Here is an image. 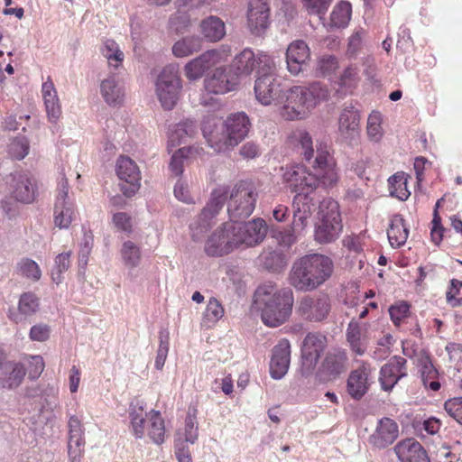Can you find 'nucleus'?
I'll use <instances>...</instances> for the list:
<instances>
[{
  "mask_svg": "<svg viewBox=\"0 0 462 462\" xmlns=\"http://www.w3.org/2000/svg\"><path fill=\"white\" fill-rule=\"evenodd\" d=\"M291 361L289 340L282 339L273 349L270 362V374L274 379H282L288 372Z\"/></svg>",
  "mask_w": 462,
  "mask_h": 462,
  "instance_id": "24",
  "label": "nucleus"
},
{
  "mask_svg": "<svg viewBox=\"0 0 462 462\" xmlns=\"http://www.w3.org/2000/svg\"><path fill=\"white\" fill-rule=\"evenodd\" d=\"M182 88L178 64H168L160 70L154 81V88L163 109L171 110L175 107L180 97Z\"/></svg>",
  "mask_w": 462,
  "mask_h": 462,
  "instance_id": "7",
  "label": "nucleus"
},
{
  "mask_svg": "<svg viewBox=\"0 0 462 462\" xmlns=\"http://www.w3.org/2000/svg\"><path fill=\"white\" fill-rule=\"evenodd\" d=\"M293 219L291 228L299 234L302 235L305 227L308 226V219L311 216L314 204L312 199L305 194H297L293 199Z\"/></svg>",
  "mask_w": 462,
  "mask_h": 462,
  "instance_id": "25",
  "label": "nucleus"
},
{
  "mask_svg": "<svg viewBox=\"0 0 462 462\" xmlns=\"http://www.w3.org/2000/svg\"><path fill=\"white\" fill-rule=\"evenodd\" d=\"M304 8L310 14H323L327 11L331 0H301Z\"/></svg>",
  "mask_w": 462,
  "mask_h": 462,
  "instance_id": "62",
  "label": "nucleus"
},
{
  "mask_svg": "<svg viewBox=\"0 0 462 462\" xmlns=\"http://www.w3.org/2000/svg\"><path fill=\"white\" fill-rule=\"evenodd\" d=\"M25 375L24 366L14 361L5 362L0 371V388L14 389L18 387Z\"/></svg>",
  "mask_w": 462,
  "mask_h": 462,
  "instance_id": "31",
  "label": "nucleus"
},
{
  "mask_svg": "<svg viewBox=\"0 0 462 462\" xmlns=\"http://www.w3.org/2000/svg\"><path fill=\"white\" fill-rule=\"evenodd\" d=\"M300 147L301 154L306 161H310L316 153L313 169L314 173L310 172L305 166L296 164L282 168V179L291 191L305 194L313 191L319 183L325 187H331L338 180L336 162L330 154L327 143L320 142L313 149V142L309 133L304 132L300 135Z\"/></svg>",
  "mask_w": 462,
  "mask_h": 462,
  "instance_id": "1",
  "label": "nucleus"
},
{
  "mask_svg": "<svg viewBox=\"0 0 462 462\" xmlns=\"http://www.w3.org/2000/svg\"><path fill=\"white\" fill-rule=\"evenodd\" d=\"M352 6L347 1L337 3L330 14V26L336 28H344L347 26L351 19Z\"/></svg>",
  "mask_w": 462,
  "mask_h": 462,
  "instance_id": "45",
  "label": "nucleus"
},
{
  "mask_svg": "<svg viewBox=\"0 0 462 462\" xmlns=\"http://www.w3.org/2000/svg\"><path fill=\"white\" fill-rule=\"evenodd\" d=\"M398 436V424L393 420L384 417L378 420L374 431L369 437V441L377 448H384L393 444Z\"/></svg>",
  "mask_w": 462,
  "mask_h": 462,
  "instance_id": "22",
  "label": "nucleus"
},
{
  "mask_svg": "<svg viewBox=\"0 0 462 462\" xmlns=\"http://www.w3.org/2000/svg\"><path fill=\"white\" fill-rule=\"evenodd\" d=\"M42 97L50 122L56 123L61 115L60 100L52 80L48 78L42 87Z\"/></svg>",
  "mask_w": 462,
  "mask_h": 462,
  "instance_id": "33",
  "label": "nucleus"
},
{
  "mask_svg": "<svg viewBox=\"0 0 462 462\" xmlns=\"http://www.w3.org/2000/svg\"><path fill=\"white\" fill-rule=\"evenodd\" d=\"M202 49V38L195 35L183 37L174 42L171 48L176 58H186Z\"/></svg>",
  "mask_w": 462,
  "mask_h": 462,
  "instance_id": "36",
  "label": "nucleus"
},
{
  "mask_svg": "<svg viewBox=\"0 0 462 462\" xmlns=\"http://www.w3.org/2000/svg\"><path fill=\"white\" fill-rule=\"evenodd\" d=\"M198 132L196 122L186 119L177 124L170 135L171 142L186 143Z\"/></svg>",
  "mask_w": 462,
  "mask_h": 462,
  "instance_id": "46",
  "label": "nucleus"
},
{
  "mask_svg": "<svg viewBox=\"0 0 462 462\" xmlns=\"http://www.w3.org/2000/svg\"><path fill=\"white\" fill-rule=\"evenodd\" d=\"M116 174L121 180V190L127 197L133 196L141 186V172L137 164L129 157L121 156L116 162Z\"/></svg>",
  "mask_w": 462,
  "mask_h": 462,
  "instance_id": "17",
  "label": "nucleus"
},
{
  "mask_svg": "<svg viewBox=\"0 0 462 462\" xmlns=\"http://www.w3.org/2000/svg\"><path fill=\"white\" fill-rule=\"evenodd\" d=\"M148 429L147 435L151 440L160 445L164 442L165 425L161 413L157 411L151 410L147 413Z\"/></svg>",
  "mask_w": 462,
  "mask_h": 462,
  "instance_id": "39",
  "label": "nucleus"
},
{
  "mask_svg": "<svg viewBox=\"0 0 462 462\" xmlns=\"http://www.w3.org/2000/svg\"><path fill=\"white\" fill-rule=\"evenodd\" d=\"M249 118L245 113H237L226 118L224 123L216 116L205 117L201 130L210 147L217 152L233 150L249 131Z\"/></svg>",
  "mask_w": 462,
  "mask_h": 462,
  "instance_id": "2",
  "label": "nucleus"
},
{
  "mask_svg": "<svg viewBox=\"0 0 462 462\" xmlns=\"http://www.w3.org/2000/svg\"><path fill=\"white\" fill-rule=\"evenodd\" d=\"M200 33L208 42H217L226 35V24L221 18L209 15L199 23Z\"/></svg>",
  "mask_w": 462,
  "mask_h": 462,
  "instance_id": "34",
  "label": "nucleus"
},
{
  "mask_svg": "<svg viewBox=\"0 0 462 462\" xmlns=\"http://www.w3.org/2000/svg\"><path fill=\"white\" fill-rule=\"evenodd\" d=\"M293 303L291 289L279 288L271 282L259 286L254 293V304L262 321L270 328L279 327L289 319Z\"/></svg>",
  "mask_w": 462,
  "mask_h": 462,
  "instance_id": "3",
  "label": "nucleus"
},
{
  "mask_svg": "<svg viewBox=\"0 0 462 462\" xmlns=\"http://www.w3.org/2000/svg\"><path fill=\"white\" fill-rule=\"evenodd\" d=\"M239 246H253L261 243L266 236L267 226L263 219L255 218L248 222H234Z\"/></svg>",
  "mask_w": 462,
  "mask_h": 462,
  "instance_id": "18",
  "label": "nucleus"
},
{
  "mask_svg": "<svg viewBox=\"0 0 462 462\" xmlns=\"http://www.w3.org/2000/svg\"><path fill=\"white\" fill-rule=\"evenodd\" d=\"M70 252L61 253L55 258V266L51 273L52 281L57 284L62 282L61 274L68 271L70 264Z\"/></svg>",
  "mask_w": 462,
  "mask_h": 462,
  "instance_id": "55",
  "label": "nucleus"
},
{
  "mask_svg": "<svg viewBox=\"0 0 462 462\" xmlns=\"http://www.w3.org/2000/svg\"><path fill=\"white\" fill-rule=\"evenodd\" d=\"M231 46L227 44H223L217 49L204 51L184 66L185 77L190 81L201 79L206 71L219 63L225 62L231 55Z\"/></svg>",
  "mask_w": 462,
  "mask_h": 462,
  "instance_id": "11",
  "label": "nucleus"
},
{
  "mask_svg": "<svg viewBox=\"0 0 462 462\" xmlns=\"http://www.w3.org/2000/svg\"><path fill=\"white\" fill-rule=\"evenodd\" d=\"M346 339L352 351L362 356L366 350V337L365 325L351 321L346 329Z\"/></svg>",
  "mask_w": 462,
  "mask_h": 462,
  "instance_id": "35",
  "label": "nucleus"
},
{
  "mask_svg": "<svg viewBox=\"0 0 462 462\" xmlns=\"http://www.w3.org/2000/svg\"><path fill=\"white\" fill-rule=\"evenodd\" d=\"M229 190L227 187L220 186L213 189L210 199L200 214L190 223V231L193 240H200L205 233L214 224L213 219L223 208L225 202L228 198Z\"/></svg>",
  "mask_w": 462,
  "mask_h": 462,
  "instance_id": "8",
  "label": "nucleus"
},
{
  "mask_svg": "<svg viewBox=\"0 0 462 462\" xmlns=\"http://www.w3.org/2000/svg\"><path fill=\"white\" fill-rule=\"evenodd\" d=\"M447 301L452 307H458L462 304V282L451 280L450 288L447 291Z\"/></svg>",
  "mask_w": 462,
  "mask_h": 462,
  "instance_id": "58",
  "label": "nucleus"
},
{
  "mask_svg": "<svg viewBox=\"0 0 462 462\" xmlns=\"http://www.w3.org/2000/svg\"><path fill=\"white\" fill-rule=\"evenodd\" d=\"M122 261L127 268H135L141 262L140 247L132 241H125L120 250Z\"/></svg>",
  "mask_w": 462,
  "mask_h": 462,
  "instance_id": "48",
  "label": "nucleus"
},
{
  "mask_svg": "<svg viewBox=\"0 0 462 462\" xmlns=\"http://www.w3.org/2000/svg\"><path fill=\"white\" fill-rule=\"evenodd\" d=\"M369 374L370 368L365 364L350 373L346 383V389L352 398L359 400L365 394L368 390Z\"/></svg>",
  "mask_w": 462,
  "mask_h": 462,
  "instance_id": "29",
  "label": "nucleus"
},
{
  "mask_svg": "<svg viewBox=\"0 0 462 462\" xmlns=\"http://www.w3.org/2000/svg\"><path fill=\"white\" fill-rule=\"evenodd\" d=\"M200 149L199 147L186 146L180 148L176 151L170 162V170L175 176H180L183 172L185 163L190 158L196 157L199 154Z\"/></svg>",
  "mask_w": 462,
  "mask_h": 462,
  "instance_id": "38",
  "label": "nucleus"
},
{
  "mask_svg": "<svg viewBox=\"0 0 462 462\" xmlns=\"http://www.w3.org/2000/svg\"><path fill=\"white\" fill-rule=\"evenodd\" d=\"M366 132L369 139L373 142H379L383 137L382 115L379 112H373L369 115Z\"/></svg>",
  "mask_w": 462,
  "mask_h": 462,
  "instance_id": "53",
  "label": "nucleus"
},
{
  "mask_svg": "<svg viewBox=\"0 0 462 462\" xmlns=\"http://www.w3.org/2000/svg\"><path fill=\"white\" fill-rule=\"evenodd\" d=\"M327 346V337L319 333H309L301 346V374L309 376Z\"/></svg>",
  "mask_w": 462,
  "mask_h": 462,
  "instance_id": "14",
  "label": "nucleus"
},
{
  "mask_svg": "<svg viewBox=\"0 0 462 462\" xmlns=\"http://www.w3.org/2000/svg\"><path fill=\"white\" fill-rule=\"evenodd\" d=\"M346 368V354L340 349H334L328 353L322 364V381L335 379Z\"/></svg>",
  "mask_w": 462,
  "mask_h": 462,
  "instance_id": "30",
  "label": "nucleus"
},
{
  "mask_svg": "<svg viewBox=\"0 0 462 462\" xmlns=\"http://www.w3.org/2000/svg\"><path fill=\"white\" fill-rule=\"evenodd\" d=\"M40 310V299L32 292H23L18 300L17 310H10L8 318L18 324L32 317Z\"/></svg>",
  "mask_w": 462,
  "mask_h": 462,
  "instance_id": "28",
  "label": "nucleus"
},
{
  "mask_svg": "<svg viewBox=\"0 0 462 462\" xmlns=\"http://www.w3.org/2000/svg\"><path fill=\"white\" fill-rule=\"evenodd\" d=\"M159 347L157 349V355L154 362V366L157 370H162L169 352V340L170 333L164 329L159 333Z\"/></svg>",
  "mask_w": 462,
  "mask_h": 462,
  "instance_id": "54",
  "label": "nucleus"
},
{
  "mask_svg": "<svg viewBox=\"0 0 462 462\" xmlns=\"http://www.w3.org/2000/svg\"><path fill=\"white\" fill-rule=\"evenodd\" d=\"M320 223L315 231V239L320 244L335 241L342 230L338 204L333 199H324L319 205Z\"/></svg>",
  "mask_w": 462,
  "mask_h": 462,
  "instance_id": "9",
  "label": "nucleus"
},
{
  "mask_svg": "<svg viewBox=\"0 0 462 462\" xmlns=\"http://www.w3.org/2000/svg\"><path fill=\"white\" fill-rule=\"evenodd\" d=\"M445 410L449 416L462 424V397L449 399L445 402Z\"/></svg>",
  "mask_w": 462,
  "mask_h": 462,
  "instance_id": "60",
  "label": "nucleus"
},
{
  "mask_svg": "<svg viewBox=\"0 0 462 462\" xmlns=\"http://www.w3.org/2000/svg\"><path fill=\"white\" fill-rule=\"evenodd\" d=\"M331 310V300L328 294L306 295L298 302L297 311L305 319L319 322L325 319Z\"/></svg>",
  "mask_w": 462,
  "mask_h": 462,
  "instance_id": "13",
  "label": "nucleus"
},
{
  "mask_svg": "<svg viewBox=\"0 0 462 462\" xmlns=\"http://www.w3.org/2000/svg\"><path fill=\"white\" fill-rule=\"evenodd\" d=\"M329 92L319 82L309 86H294L286 94L282 107V116L288 120L300 119L328 97Z\"/></svg>",
  "mask_w": 462,
  "mask_h": 462,
  "instance_id": "5",
  "label": "nucleus"
},
{
  "mask_svg": "<svg viewBox=\"0 0 462 462\" xmlns=\"http://www.w3.org/2000/svg\"><path fill=\"white\" fill-rule=\"evenodd\" d=\"M256 73L254 93L257 100L264 106L279 103L282 85L276 77L275 62L269 54H259Z\"/></svg>",
  "mask_w": 462,
  "mask_h": 462,
  "instance_id": "6",
  "label": "nucleus"
},
{
  "mask_svg": "<svg viewBox=\"0 0 462 462\" xmlns=\"http://www.w3.org/2000/svg\"><path fill=\"white\" fill-rule=\"evenodd\" d=\"M225 310L221 303L216 298H210L202 317V326L213 327L223 316Z\"/></svg>",
  "mask_w": 462,
  "mask_h": 462,
  "instance_id": "47",
  "label": "nucleus"
},
{
  "mask_svg": "<svg viewBox=\"0 0 462 462\" xmlns=\"http://www.w3.org/2000/svg\"><path fill=\"white\" fill-rule=\"evenodd\" d=\"M147 413L148 412H144L142 407L134 408L130 410V430L132 434L136 439H143L144 438L145 434H147Z\"/></svg>",
  "mask_w": 462,
  "mask_h": 462,
  "instance_id": "43",
  "label": "nucleus"
},
{
  "mask_svg": "<svg viewBox=\"0 0 462 462\" xmlns=\"http://www.w3.org/2000/svg\"><path fill=\"white\" fill-rule=\"evenodd\" d=\"M337 134L340 139L352 144L360 135V113L352 104H345L337 117Z\"/></svg>",
  "mask_w": 462,
  "mask_h": 462,
  "instance_id": "15",
  "label": "nucleus"
},
{
  "mask_svg": "<svg viewBox=\"0 0 462 462\" xmlns=\"http://www.w3.org/2000/svg\"><path fill=\"white\" fill-rule=\"evenodd\" d=\"M238 86V79L231 69L220 66L204 79L205 89L213 94L223 95L233 91Z\"/></svg>",
  "mask_w": 462,
  "mask_h": 462,
  "instance_id": "19",
  "label": "nucleus"
},
{
  "mask_svg": "<svg viewBox=\"0 0 462 462\" xmlns=\"http://www.w3.org/2000/svg\"><path fill=\"white\" fill-rule=\"evenodd\" d=\"M44 361L41 356H32L28 362L29 376L32 379L38 378L44 370Z\"/></svg>",
  "mask_w": 462,
  "mask_h": 462,
  "instance_id": "64",
  "label": "nucleus"
},
{
  "mask_svg": "<svg viewBox=\"0 0 462 462\" xmlns=\"http://www.w3.org/2000/svg\"><path fill=\"white\" fill-rule=\"evenodd\" d=\"M100 51L103 57L106 58L109 67L118 69L122 66L125 54L114 40L107 39L104 41Z\"/></svg>",
  "mask_w": 462,
  "mask_h": 462,
  "instance_id": "44",
  "label": "nucleus"
},
{
  "mask_svg": "<svg viewBox=\"0 0 462 462\" xmlns=\"http://www.w3.org/2000/svg\"><path fill=\"white\" fill-rule=\"evenodd\" d=\"M409 305L405 302H400L396 305H393L389 309V313L393 322L399 326L402 320L407 317L409 312Z\"/></svg>",
  "mask_w": 462,
  "mask_h": 462,
  "instance_id": "63",
  "label": "nucleus"
},
{
  "mask_svg": "<svg viewBox=\"0 0 462 462\" xmlns=\"http://www.w3.org/2000/svg\"><path fill=\"white\" fill-rule=\"evenodd\" d=\"M13 198L23 203H31L36 196L37 186L33 176L28 171H14L6 180Z\"/></svg>",
  "mask_w": 462,
  "mask_h": 462,
  "instance_id": "16",
  "label": "nucleus"
},
{
  "mask_svg": "<svg viewBox=\"0 0 462 462\" xmlns=\"http://www.w3.org/2000/svg\"><path fill=\"white\" fill-rule=\"evenodd\" d=\"M270 9L264 0H251L247 10V25L251 32L260 35L270 23Z\"/></svg>",
  "mask_w": 462,
  "mask_h": 462,
  "instance_id": "20",
  "label": "nucleus"
},
{
  "mask_svg": "<svg viewBox=\"0 0 462 462\" xmlns=\"http://www.w3.org/2000/svg\"><path fill=\"white\" fill-rule=\"evenodd\" d=\"M77 212L73 202L55 203L54 224L57 227L69 228L76 219Z\"/></svg>",
  "mask_w": 462,
  "mask_h": 462,
  "instance_id": "41",
  "label": "nucleus"
},
{
  "mask_svg": "<svg viewBox=\"0 0 462 462\" xmlns=\"http://www.w3.org/2000/svg\"><path fill=\"white\" fill-rule=\"evenodd\" d=\"M263 259V265L269 270L277 271L286 265L285 257L276 251L264 253Z\"/></svg>",
  "mask_w": 462,
  "mask_h": 462,
  "instance_id": "56",
  "label": "nucleus"
},
{
  "mask_svg": "<svg viewBox=\"0 0 462 462\" xmlns=\"http://www.w3.org/2000/svg\"><path fill=\"white\" fill-rule=\"evenodd\" d=\"M406 375V359L395 356L381 368L379 378L381 386L384 391H390L401 378Z\"/></svg>",
  "mask_w": 462,
  "mask_h": 462,
  "instance_id": "21",
  "label": "nucleus"
},
{
  "mask_svg": "<svg viewBox=\"0 0 462 462\" xmlns=\"http://www.w3.org/2000/svg\"><path fill=\"white\" fill-rule=\"evenodd\" d=\"M249 49H244L240 53L235 56L232 64L231 70L235 76L238 79V76H249L257 68L258 69V56Z\"/></svg>",
  "mask_w": 462,
  "mask_h": 462,
  "instance_id": "32",
  "label": "nucleus"
},
{
  "mask_svg": "<svg viewBox=\"0 0 462 462\" xmlns=\"http://www.w3.org/2000/svg\"><path fill=\"white\" fill-rule=\"evenodd\" d=\"M389 192L392 197L404 201L411 195L407 188V180L403 175L395 174L389 178Z\"/></svg>",
  "mask_w": 462,
  "mask_h": 462,
  "instance_id": "50",
  "label": "nucleus"
},
{
  "mask_svg": "<svg viewBox=\"0 0 462 462\" xmlns=\"http://www.w3.org/2000/svg\"><path fill=\"white\" fill-rule=\"evenodd\" d=\"M93 247V236L91 234H85L80 244L79 253V268L85 270L88 262V256L92 251Z\"/></svg>",
  "mask_w": 462,
  "mask_h": 462,
  "instance_id": "57",
  "label": "nucleus"
},
{
  "mask_svg": "<svg viewBox=\"0 0 462 462\" xmlns=\"http://www.w3.org/2000/svg\"><path fill=\"white\" fill-rule=\"evenodd\" d=\"M394 452L400 462H430L423 447L414 439H406L396 444Z\"/></svg>",
  "mask_w": 462,
  "mask_h": 462,
  "instance_id": "27",
  "label": "nucleus"
},
{
  "mask_svg": "<svg viewBox=\"0 0 462 462\" xmlns=\"http://www.w3.org/2000/svg\"><path fill=\"white\" fill-rule=\"evenodd\" d=\"M299 236L300 235L296 234V232L290 227L280 231L276 235V240L280 246L288 249L297 242Z\"/></svg>",
  "mask_w": 462,
  "mask_h": 462,
  "instance_id": "61",
  "label": "nucleus"
},
{
  "mask_svg": "<svg viewBox=\"0 0 462 462\" xmlns=\"http://www.w3.org/2000/svg\"><path fill=\"white\" fill-rule=\"evenodd\" d=\"M333 261L321 254H310L297 259L290 272V283L297 291H312L330 279Z\"/></svg>",
  "mask_w": 462,
  "mask_h": 462,
  "instance_id": "4",
  "label": "nucleus"
},
{
  "mask_svg": "<svg viewBox=\"0 0 462 462\" xmlns=\"http://www.w3.org/2000/svg\"><path fill=\"white\" fill-rule=\"evenodd\" d=\"M310 58V48L301 40L292 42L287 48L286 63L289 72L294 76L300 74Z\"/></svg>",
  "mask_w": 462,
  "mask_h": 462,
  "instance_id": "23",
  "label": "nucleus"
},
{
  "mask_svg": "<svg viewBox=\"0 0 462 462\" xmlns=\"http://www.w3.org/2000/svg\"><path fill=\"white\" fill-rule=\"evenodd\" d=\"M233 223H225L208 237L205 252L209 256H222L239 247Z\"/></svg>",
  "mask_w": 462,
  "mask_h": 462,
  "instance_id": "12",
  "label": "nucleus"
},
{
  "mask_svg": "<svg viewBox=\"0 0 462 462\" xmlns=\"http://www.w3.org/2000/svg\"><path fill=\"white\" fill-rule=\"evenodd\" d=\"M409 230L404 225V219L400 215H394L387 230V236L393 247L403 245L408 238Z\"/></svg>",
  "mask_w": 462,
  "mask_h": 462,
  "instance_id": "37",
  "label": "nucleus"
},
{
  "mask_svg": "<svg viewBox=\"0 0 462 462\" xmlns=\"http://www.w3.org/2000/svg\"><path fill=\"white\" fill-rule=\"evenodd\" d=\"M100 92L108 105H117L121 103L124 92L115 76H109L100 84Z\"/></svg>",
  "mask_w": 462,
  "mask_h": 462,
  "instance_id": "40",
  "label": "nucleus"
},
{
  "mask_svg": "<svg viewBox=\"0 0 462 462\" xmlns=\"http://www.w3.org/2000/svg\"><path fill=\"white\" fill-rule=\"evenodd\" d=\"M420 365L421 381L424 386L432 391H438L440 387V383L437 381L438 371L428 357L422 358Z\"/></svg>",
  "mask_w": 462,
  "mask_h": 462,
  "instance_id": "49",
  "label": "nucleus"
},
{
  "mask_svg": "<svg viewBox=\"0 0 462 462\" xmlns=\"http://www.w3.org/2000/svg\"><path fill=\"white\" fill-rule=\"evenodd\" d=\"M16 271L19 275L34 282L39 281L42 276V272L37 263L29 258L22 259L17 263Z\"/></svg>",
  "mask_w": 462,
  "mask_h": 462,
  "instance_id": "52",
  "label": "nucleus"
},
{
  "mask_svg": "<svg viewBox=\"0 0 462 462\" xmlns=\"http://www.w3.org/2000/svg\"><path fill=\"white\" fill-rule=\"evenodd\" d=\"M199 437V424L197 421V409L189 407L185 419L183 432L179 431L177 438H181L183 442L194 444Z\"/></svg>",
  "mask_w": 462,
  "mask_h": 462,
  "instance_id": "42",
  "label": "nucleus"
},
{
  "mask_svg": "<svg viewBox=\"0 0 462 462\" xmlns=\"http://www.w3.org/2000/svg\"><path fill=\"white\" fill-rule=\"evenodd\" d=\"M112 223L118 231L125 233L132 232V217L125 212L115 213L112 217Z\"/></svg>",
  "mask_w": 462,
  "mask_h": 462,
  "instance_id": "59",
  "label": "nucleus"
},
{
  "mask_svg": "<svg viewBox=\"0 0 462 462\" xmlns=\"http://www.w3.org/2000/svg\"><path fill=\"white\" fill-rule=\"evenodd\" d=\"M68 427V454L69 460L70 462H80L85 445L82 424L76 416H71L69 420Z\"/></svg>",
  "mask_w": 462,
  "mask_h": 462,
  "instance_id": "26",
  "label": "nucleus"
},
{
  "mask_svg": "<svg viewBox=\"0 0 462 462\" xmlns=\"http://www.w3.org/2000/svg\"><path fill=\"white\" fill-rule=\"evenodd\" d=\"M258 197L255 188L249 183L236 184L229 195L227 212L231 223L248 217L254 211Z\"/></svg>",
  "mask_w": 462,
  "mask_h": 462,
  "instance_id": "10",
  "label": "nucleus"
},
{
  "mask_svg": "<svg viewBox=\"0 0 462 462\" xmlns=\"http://www.w3.org/2000/svg\"><path fill=\"white\" fill-rule=\"evenodd\" d=\"M29 141L24 136L12 139L7 146L8 155L14 160H23L29 153Z\"/></svg>",
  "mask_w": 462,
  "mask_h": 462,
  "instance_id": "51",
  "label": "nucleus"
}]
</instances>
